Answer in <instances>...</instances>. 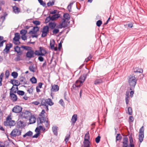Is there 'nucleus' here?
<instances>
[{"instance_id": "1", "label": "nucleus", "mask_w": 147, "mask_h": 147, "mask_svg": "<svg viewBox=\"0 0 147 147\" xmlns=\"http://www.w3.org/2000/svg\"><path fill=\"white\" fill-rule=\"evenodd\" d=\"M45 110H42L39 115V117L37 119V124L38 125H41L43 123H45V126L48 128L49 127V122L47 118L45 116Z\"/></svg>"}, {"instance_id": "2", "label": "nucleus", "mask_w": 147, "mask_h": 147, "mask_svg": "<svg viewBox=\"0 0 147 147\" xmlns=\"http://www.w3.org/2000/svg\"><path fill=\"white\" fill-rule=\"evenodd\" d=\"M53 103L52 102V100L50 98H48L46 99H43L41 102V105L44 106V108L46 111L49 110L48 105L52 106L53 105Z\"/></svg>"}, {"instance_id": "3", "label": "nucleus", "mask_w": 147, "mask_h": 147, "mask_svg": "<svg viewBox=\"0 0 147 147\" xmlns=\"http://www.w3.org/2000/svg\"><path fill=\"white\" fill-rule=\"evenodd\" d=\"M137 79H136L134 76H130L128 80V83L130 86V90H134L136 84Z\"/></svg>"}, {"instance_id": "4", "label": "nucleus", "mask_w": 147, "mask_h": 147, "mask_svg": "<svg viewBox=\"0 0 147 147\" xmlns=\"http://www.w3.org/2000/svg\"><path fill=\"white\" fill-rule=\"evenodd\" d=\"M16 122L14 121L11 120L10 116L8 115L6 118V121L4 122V125L6 126H9L10 127L11 126H14L15 125Z\"/></svg>"}, {"instance_id": "5", "label": "nucleus", "mask_w": 147, "mask_h": 147, "mask_svg": "<svg viewBox=\"0 0 147 147\" xmlns=\"http://www.w3.org/2000/svg\"><path fill=\"white\" fill-rule=\"evenodd\" d=\"M14 87L13 86L10 89L9 97L10 99L13 102H15L17 100L18 97L17 95L13 93H16V90L14 91Z\"/></svg>"}, {"instance_id": "6", "label": "nucleus", "mask_w": 147, "mask_h": 147, "mask_svg": "<svg viewBox=\"0 0 147 147\" xmlns=\"http://www.w3.org/2000/svg\"><path fill=\"white\" fill-rule=\"evenodd\" d=\"M21 134V131L20 129H14L12 131L10 135L13 137H16L20 136Z\"/></svg>"}, {"instance_id": "7", "label": "nucleus", "mask_w": 147, "mask_h": 147, "mask_svg": "<svg viewBox=\"0 0 147 147\" xmlns=\"http://www.w3.org/2000/svg\"><path fill=\"white\" fill-rule=\"evenodd\" d=\"M49 32V27L48 26H44L42 31V34L41 37H44L47 36V34Z\"/></svg>"}, {"instance_id": "8", "label": "nucleus", "mask_w": 147, "mask_h": 147, "mask_svg": "<svg viewBox=\"0 0 147 147\" xmlns=\"http://www.w3.org/2000/svg\"><path fill=\"white\" fill-rule=\"evenodd\" d=\"M83 84V82L82 80H77L75 84H74L72 86L74 89L77 90L78 87Z\"/></svg>"}, {"instance_id": "9", "label": "nucleus", "mask_w": 147, "mask_h": 147, "mask_svg": "<svg viewBox=\"0 0 147 147\" xmlns=\"http://www.w3.org/2000/svg\"><path fill=\"white\" fill-rule=\"evenodd\" d=\"M64 18L62 19L61 21L63 22H64L66 24H67L68 21H69L70 18L69 15L67 13H64L63 15Z\"/></svg>"}, {"instance_id": "10", "label": "nucleus", "mask_w": 147, "mask_h": 147, "mask_svg": "<svg viewBox=\"0 0 147 147\" xmlns=\"http://www.w3.org/2000/svg\"><path fill=\"white\" fill-rule=\"evenodd\" d=\"M22 110V108L20 106L16 105L13 108L12 111L13 112L17 113H20Z\"/></svg>"}, {"instance_id": "11", "label": "nucleus", "mask_w": 147, "mask_h": 147, "mask_svg": "<svg viewBox=\"0 0 147 147\" xmlns=\"http://www.w3.org/2000/svg\"><path fill=\"white\" fill-rule=\"evenodd\" d=\"M90 135L89 132L88 131L86 134L84 138V141L83 142V143L90 144V142L89 141L90 140Z\"/></svg>"}, {"instance_id": "12", "label": "nucleus", "mask_w": 147, "mask_h": 147, "mask_svg": "<svg viewBox=\"0 0 147 147\" xmlns=\"http://www.w3.org/2000/svg\"><path fill=\"white\" fill-rule=\"evenodd\" d=\"M34 52L33 50L32 49L31 50L28 51L26 53V57L29 58H31L34 57Z\"/></svg>"}, {"instance_id": "13", "label": "nucleus", "mask_w": 147, "mask_h": 147, "mask_svg": "<svg viewBox=\"0 0 147 147\" xmlns=\"http://www.w3.org/2000/svg\"><path fill=\"white\" fill-rule=\"evenodd\" d=\"M67 24L63 22L61 20V23L57 26L56 25V28L59 29H61L63 28H65L67 27Z\"/></svg>"}, {"instance_id": "14", "label": "nucleus", "mask_w": 147, "mask_h": 147, "mask_svg": "<svg viewBox=\"0 0 147 147\" xmlns=\"http://www.w3.org/2000/svg\"><path fill=\"white\" fill-rule=\"evenodd\" d=\"M59 87L57 85L54 84L51 85V92H57L58 91Z\"/></svg>"}, {"instance_id": "15", "label": "nucleus", "mask_w": 147, "mask_h": 147, "mask_svg": "<svg viewBox=\"0 0 147 147\" xmlns=\"http://www.w3.org/2000/svg\"><path fill=\"white\" fill-rule=\"evenodd\" d=\"M12 47V44L11 43H9V44H7L5 46V48L3 50V52H6L8 53L10 50V48H11Z\"/></svg>"}, {"instance_id": "16", "label": "nucleus", "mask_w": 147, "mask_h": 147, "mask_svg": "<svg viewBox=\"0 0 147 147\" xmlns=\"http://www.w3.org/2000/svg\"><path fill=\"white\" fill-rule=\"evenodd\" d=\"M39 27L38 26L34 27L32 29L33 30H30L29 32L28 33H32V34H35L39 31Z\"/></svg>"}, {"instance_id": "17", "label": "nucleus", "mask_w": 147, "mask_h": 147, "mask_svg": "<svg viewBox=\"0 0 147 147\" xmlns=\"http://www.w3.org/2000/svg\"><path fill=\"white\" fill-rule=\"evenodd\" d=\"M77 119V115L76 114H74L72 117L71 119V122H72V125H74Z\"/></svg>"}, {"instance_id": "18", "label": "nucleus", "mask_w": 147, "mask_h": 147, "mask_svg": "<svg viewBox=\"0 0 147 147\" xmlns=\"http://www.w3.org/2000/svg\"><path fill=\"white\" fill-rule=\"evenodd\" d=\"M20 38V36L18 33H16L15 34V36L13 38V41L16 42H19L18 43H20L19 42V39Z\"/></svg>"}, {"instance_id": "19", "label": "nucleus", "mask_w": 147, "mask_h": 147, "mask_svg": "<svg viewBox=\"0 0 147 147\" xmlns=\"http://www.w3.org/2000/svg\"><path fill=\"white\" fill-rule=\"evenodd\" d=\"M58 129V127L56 126H53L52 127V130L55 136H57L58 134L57 131Z\"/></svg>"}, {"instance_id": "20", "label": "nucleus", "mask_w": 147, "mask_h": 147, "mask_svg": "<svg viewBox=\"0 0 147 147\" xmlns=\"http://www.w3.org/2000/svg\"><path fill=\"white\" fill-rule=\"evenodd\" d=\"M49 26L51 29L53 30L55 28H56V24L54 22H51L49 23Z\"/></svg>"}, {"instance_id": "21", "label": "nucleus", "mask_w": 147, "mask_h": 147, "mask_svg": "<svg viewBox=\"0 0 147 147\" xmlns=\"http://www.w3.org/2000/svg\"><path fill=\"white\" fill-rule=\"evenodd\" d=\"M13 11L16 14H18L20 12V9L16 6L13 7Z\"/></svg>"}, {"instance_id": "22", "label": "nucleus", "mask_w": 147, "mask_h": 147, "mask_svg": "<svg viewBox=\"0 0 147 147\" xmlns=\"http://www.w3.org/2000/svg\"><path fill=\"white\" fill-rule=\"evenodd\" d=\"M30 124H33L36 122V118L34 116H31L29 119Z\"/></svg>"}, {"instance_id": "23", "label": "nucleus", "mask_w": 147, "mask_h": 147, "mask_svg": "<svg viewBox=\"0 0 147 147\" xmlns=\"http://www.w3.org/2000/svg\"><path fill=\"white\" fill-rule=\"evenodd\" d=\"M60 15L59 14H55L51 17V20L54 21L60 17Z\"/></svg>"}, {"instance_id": "24", "label": "nucleus", "mask_w": 147, "mask_h": 147, "mask_svg": "<svg viewBox=\"0 0 147 147\" xmlns=\"http://www.w3.org/2000/svg\"><path fill=\"white\" fill-rule=\"evenodd\" d=\"M20 81L22 84H27V81L25 78L22 77L20 79Z\"/></svg>"}, {"instance_id": "25", "label": "nucleus", "mask_w": 147, "mask_h": 147, "mask_svg": "<svg viewBox=\"0 0 147 147\" xmlns=\"http://www.w3.org/2000/svg\"><path fill=\"white\" fill-rule=\"evenodd\" d=\"M134 72L135 73H142L143 72V70L141 68L136 67L134 69Z\"/></svg>"}, {"instance_id": "26", "label": "nucleus", "mask_w": 147, "mask_h": 147, "mask_svg": "<svg viewBox=\"0 0 147 147\" xmlns=\"http://www.w3.org/2000/svg\"><path fill=\"white\" fill-rule=\"evenodd\" d=\"M18 127L19 128H23L24 127L23 122L22 121H20L17 123Z\"/></svg>"}, {"instance_id": "27", "label": "nucleus", "mask_w": 147, "mask_h": 147, "mask_svg": "<svg viewBox=\"0 0 147 147\" xmlns=\"http://www.w3.org/2000/svg\"><path fill=\"white\" fill-rule=\"evenodd\" d=\"M33 134V133L32 131H29L27 132L23 136V137L24 138H25L26 136H31Z\"/></svg>"}, {"instance_id": "28", "label": "nucleus", "mask_w": 147, "mask_h": 147, "mask_svg": "<svg viewBox=\"0 0 147 147\" xmlns=\"http://www.w3.org/2000/svg\"><path fill=\"white\" fill-rule=\"evenodd\" d=\"M40 51V53H42L44 54V56L47 53V51L45 50V49L42 47H40L39 48Z\"/></svg>"}, {"instance_id": "29", "label": "nucleus", "mask_w": 147, "mask_h": 147, "mask_svg": "<svg viewBox=\"0 0 147 147\" xmlns=\"http://www.w3.org/2000/svg\"><path fill=\"white\" fill-rule=\"evenodd\" d=\"M21 48L23 49L24 50L29 51L31 50L32 48L31 47L25 46L24 45L22 46L21 47Z\"/></svg>"}, {"instance_id": "30", "label": "nucleus", "mask_w": 147, "mask_h": 147, "mask_svg": "<svg viewBox=\"0 0 147 147\" xmlns=\"http://www.w3.org/2000/svg\"><path fill=\"white\" fill-rule=\"evenodd\" d=\"M34 54L37 56H44V54L40 53L39 50H36L34 52Z\"/></svg>"}, {"instance_id": "31", "label": "nucleus", "mask_w": 147, "mask_h": 147, "mask_svg": "<svg viewBox=\"0 0 147 147\" xmlns=\"http://www.w3.org/2000/svg\"><path fill=\"white\" fill-rule=\"evenodd\" d=\"M138 136L139 141L140 143H141L143 140V138H144V134H139Z\"/></svg>"}, {"instance_id": "32", "label": "nucleus", "mask_w": 147, "mask_h": 147, "mask_svg": "<svg viewBox=\"0 0 147 147\" xmlns=\"http://www.w3.org/2000/svg\"><path fill=\"white\" fill-rule=\"evenodd\" d=\"M37 125L38 127H37L36 128L35 130V131L36 132H38V133H39L40 130L42 128V126L41 125H38L37 124Z\"/></svg>"}, {"instance_id": "33", "label": "nucleus", "mask_w": 147, "mask_h": 147, "mask_svg": "<svg viewBox=\"0 0 147 147\" xmlns=\"http://www.w3.org/2000/svg\"><path fill=\"white\" fill-rule=\"evenodd\" d=\"M15 51L16 52L18 53H21L20 52V48L18 46H16L14 48Z\"/></svg>"}, {"instance_id": "34", "label": "nucleus", "mask_w": 147, "mask_h": 147, "mask_svg": "<svg viewBox=\"0 0 147 147\" xmlns=\"http://www.w3.org/2000/svg\"><path fill=\"white\" fill-rule=\"evenodd\" d=\"M102 81L101 79H96L94 82V84L96 85L102 83Z\"/></svg>"}, {"instance_id": "35", "label": "nucleus", "mask_w": 147, "mask_h": 147, "mask_svg": "<svg viewBox=\"0 0 147 147\" xmlns=\"http://www.w3.org/2000/svg\"><path fill=\"white\" fill-rule=\"evenodd\" d=\"M29 70L31 71L34 72H35V68L34 67L33 65H31L29 67Z\"/></svg>"}, {"instance_id": "36", "label": "nucleus", "mask_w": 147, "mask_h": 147, "mask_svg": "<svg viewBox=\"0 0 147 147\" xmlns=\"http://www.w3.org/2000/svg\"><path fill=\"white\" fill-rule=\"evenodd\" d=\"M30 80L33 84H35L37 82V80L34 77H33L31 78Z\"/></svg>"}, {"instance_id": "37", "label": "nucleus", "mask_w": 147, "mask_h": 147, "mask_svg": "<svg viewBox=\"0 0 147 147\" xmlns=\"http://www.w3.org/2000/svg\"><path fill=\"white\" fill-rule=\"evenodd\" d=\"M122 137L121 136L120 134H117L116 136V141H118L121 140L122 139Z\"/></svg>"}, {"instance_id": "38", "label": "nucleus", "mask_w": 147, "mask_h": 147, "mask_svg": "<svg viewBox=\"0 0 147 147\" xmlns=\"http://www.w3.org/2000/svg\"><path fill=\"white\" fill-rule=\"evenodd\" d=\"M70 133H69V134H67L65 138V141L66 143L68 141L70 137Z\"/></svg>"}, {"instance_id": "39", "label": "nucleus", "mask_w": 147, "mask_h": 147, "mask_svg": "<svg viewBox=\"0 0 147 147\" xmlns=\"http://www.w3.org/2000/svg\"><path fill=\"white\" fill-rule=\"evenodd\" d=\"M11 76H12L14 78H16L18 76V74L16 72H13L11 73Z\"/></svg>"}, {"instance_id": "40", "label": "nucleus", "mask_w": 147, "mask_h": 147, "mask_svg": "<svg viewBox=\"0 0 147 147\" xmlns=\"http://www.w3.org/2000/svg\"><path fill=\"white\" fill-rule=\"evenodd\" d=\"M73 3H70L69 5L67 7V9L68 11L69 12H71V6L73 5Z\"/></svg>"}, {"instance_id": "41", "label": "nucleus", "mask_w": 147, "mask_h": 147, "mask_svg": "<svg viewBox=\"0 0 147 147\" xmlns=\"http://www.w3.org/2000/svg\"><path fill=\"white\" fill-rule=\"evenodd\" d=\"M55 43V41L54 40H53V41L52 42H50V47L51 49L53 50L54 48V45Z\"/></svg>"}, {"instance_id": "42", "label": "nucleus", "mask_w": 147, "mask_h": 147, "mask_svg": "<svg viewBox=\"0 0 147 147\" xmlns=\"http://www.w3.org/2000/svg\"><path fill=\"white\" fill-rule=\"evenodd\" d=\"M16 92L18 95L21 96L24 95L25 93L24 91L22 90H18Z\"/></svg>"}, {"instance_id": "43", "label": "nucleus", "mask_w": 147, "mask_h": 147, "mask_svg": "<svg viewBox=\"0 0 147 147\" xmlns=\"http://www.w3.org/2000/svg\"><path fill=\"white\" fill-rule=\"evenodd\" d=\"M27 32V30H26L22 29L20 31V33L22 35H26Z\"/></svg>"}, {"instance_id": "44", "label": "nucleus", "mask_w": 147, "mask_h": 147, "mask_svg": "<svg viewBox=\"0 0 147 147\" xmlns=\"http://www.w3.org/2000/svg\"><path fill=\"white\" fill-rule=\"evenodd\" d=\"M52 32L53 34H57L59 31V30L57 28H55L53 29Z\"/></svg>"}, {"instance_id": "45", "label": "nucleus", "mask_w": 147, "mask_h": 147, "mask_svg": "<svg viewBox=\"0 0 147 147\" xmlns=\"http://www.w3.org/2000/svg\"><path fill=\"white\" fill-rule=\"evenodd\" d=\"M144 126H142L139 130V134H144Z\"/></svg>"}, {"instance_id": "46", "label": "nucleus", "mask_w": 147, "mask_h": 147, "mask_svg": "<svg viewBox=\"0 0 147 147\" xmlns=\"http://www.w3.org/2000/svg\"><path fill=\"white\" fill-rule=\"evenodd\" d=\"M132 111L131 107H129L128 109V113L129 115H131L132 114Z\"/></svg>"}, {"instance_id": "47", "label": "nucleus", "mask_w": 147, "mask_h": 147, "mask_svg": "<svg viewBox=\"0 0 147 147\" xmlns=\"http://www.w3.org/2000/svg\"><path fill=\"white\" fill-rule=\"evenodd\" d=\"M9 73L8 70H7L6 71L5 73V75L6 78H7L9 77Z\"/></svg>"}, {"instance_id": "48", "label": "nucleus", "mask_w": 147, "mask_h": 147, "mask_svg": "<svg viewBox=\"0 0 147 147\" xmlns=\"http://www.w3.org/2000/svg\"><path fill=\"white\" fill-rule=\"evenodd\" d=\"M21 54H19L17 56V57H16L15 59V60L16 61H19L21 60L20 57V55H21Z\"/></svg>"}, {"instance_id": "49", "label": "nucleus", "mask_w": 147, "mask_h": 147, "mask_svg": "<svg viewBox=\"0 0 147 147\" xmlns=\"http://www.w3.org/2000/svg\"><path fill=\"white\" fill-rule=\"evenodd\" d=\"M39 3H40V5H42L43 7L46 6V3L42 0H38Z\"/></svg>"}, {"instance_id": "50", "label": "nucleus", "mask_w": 147, "mask_h": 147, "mask_svg": "<svg viewBox=\"0 0 147 147\" xmlns=\"http://www.w3.org/2000/svg\"><path fill=\"white\" fill-rule=\"evenodd\" d=\"M92 57V56L91 54H90L89 56L86 59H85L84 62H87L88 61L90 60Z\"/></svg>"}, {"instance_id": "51", "label": "nucleus", "mask_w": 147, "mask_h": 147, "mask_svg": "<svg viewBox=\"0 0 147 147\" xmlns=\"http://www.w3.org/2000/svg\"><path fill=\"white\" fill-rule=\"evenodd\" d=\"M33 23L36 26L40 25V22L37 20L34 21Z\"/></svg>"}, {"instance_id": "52", "label": "nucleus", "mask_w": 147, "mask_h": 147, "mask_svg": "<svg viewBox=\"0 0 147 147\" xmlns=\"http://www.w3.org/2000/svg\"><path fill=\"white\" fill-rule=\"evenodd\" d=\"M54 4V1H52V2L49 1L47 3V5L48 7H49L51 6H52Z\"/></svg>"}, {"instance_id": "53", "label": "nucleus", "mask_w": 147, "mask_h": 147, "mask_svg": "<svg viewBox=\"0 0 147 147\" xmlns=\"http://www.w3.org/2000/svg\"><path fill=\"white\" fill-rule=\"evenodd\" d=\"M100 137L99 136H98L96 138H95V142L96 143H98L100 141Z\"/></svg>"}, {"instance_id": "54", "label": "nucleus", "mask_w": 147, "mask_h": 147, "mask_svg": "<svg viewBox=\"0 0 147 147\" xmlns=\"http://www.w3.org/2000/svg\"><path fill=\"white\" fill-rule=\"evenodd\" d=\"M50 20H51V17L49 16L46 18L45 20V22L46 23L49 22Z\"/></svg>"}, {"instance_id": "55", "label": "nucleus", "mask_w": 147, "mask_h": 147, "mask_svg": "<svg viewBox=\"0 0 147 147\" xmlns=\"http://www.w3.org/2000/svg\"><path fill=\"white\" fill-rule=\"evenodd\" d=\"M128 143V138L127 137H124L123 138V144H127Z\"/></svg>"}, {"instance_id": "56", "label": "nucleus", "mask_w": 147, "mask_h": 147, "mask_svg": "<svg viewBox=\"0 0 147 147\" xmlns=\"http://www.w3.org/2000/svg\"><path fill=\"white\" fill-rule=\"evenodd\" d=\"M102 24V21L100 20H98L97 22L96 23V25L98 26L99 27L101 26Z\"/></svg>"}, {"instance_id": "57", "label": "nucleus", "mask_w": 147, "mask_h": 147, "mask_svg": "<svg viewBox=\"0 0 147 147\" xmlns=\"http://www.w3.org/2000/svg\"><path fill=\"white\" fill-rule=\"evenodd\" d=\"M33 88L32 87H31L29 88L27 90V91L30 94H32L33 91Z\"/></svg>"}, {"instance_id": "58", "label": "nucleus", "mask_w": 147, "mask_h": 147, "mask_svg": "<svg viewBox=\"0 0 147 147\" xmlns=\"http://www.w3.org/2000/svg\"><path fill=\"white\" fill-rule=\"evenodd\" d=\"M14 86H18L20 85V83L17 80H14Z\"/></svg>"}, {"instance_id": "59", "label": "nucleus", "mask_w": 147, "mask_h": 147, "mask_svg": "<svg viewBox=\"0 0 147 147\" xmlns=\"http://www.w3.org/2000/svg\"><path fill=\"white\" fill-rule=\"evenodd\" d=\"M129 122H133L134 121V118L132 116H130L129 118Z\"/></svg>"}, {"instance_id": "60", "label": "nucleus", "mask_w": 147, "mask_h": 147, "mask_svg": "<svg viewBox=\"0 0 147 147\" xmlns=\"http://www.w3.org/2000/svg\"><path fill=\"white\" fill-rule=\"evenodd\" d=\"M59 103L61 104L62 106H64V102L62 99H61L59 102Z\"/></svg>"}, {"instance_id": "61", "label": "nucleus", "mask_w": 147, "mask_h": 147, "mask_svg": "<svg viewBox=\"0 0 147 147\" xmlns=\"http://www.w3.org/2000/svg\"><path fill=\"white\" fill-rule=\"evenodd\" d=\"M22 39L23 40H26L27 39V37L26 36V35H22L21 36Z\"/></svg>"}, {"instance_id": "62", "label": "nucleus", "mask_w": 147, "mask_h": 147, "mask_svg": "<svg viewBox=\"0 0 147 147\" xmlns=\"http://www.w3.org/2000/svg\"><path fill=\"white\" fill-rule=\"evenodd\" d=\"M38 59L40 61L42 62L44 61V59L42 56H40L38 57Z\"/></svg>"}, {"instance_id": "63", "label": "nucleus", "mask_w": 147, "mask_h": 147, "mask_svg": "<svg viewBox=\"0 0 147 147\" xmlns=\"http://www.w3.org/2000/svg\"><path fill=\"white\" fill-rule=\"evenodd\" d=\"M90 144L83 143V147H90Z\"/></svg>"}, {"instance_id": "64", "label": "nucleus", "mask_w": 147, "mask_h": 147, "mask_svg": "<svg viewBox=\"0 0 147 147\" xmlns=\"http://www.w3.org/2000/svg\"><path fill=\"white\" fill-rule=\"evenodd\" d=\"M6 40H3L0 43V47H2L3 46V43L5 42Z\"/></svg>"}]
</instances>
